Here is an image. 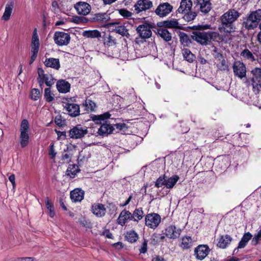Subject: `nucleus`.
Returning a JSON list of instances; mask_svg holds the SVG:
<instances>
[{
  "mask_svg": "<svg viewBox=\"0 0 261 261\" xmlns=\"http://www.w3.org/2000/svg\"><path fill=\"white\" fill-rule=\"evenodd\" d=\"M239 16V13L234 9L229 10L223 14L221 17L222 27L220 29V31L227 33L234 32L235 28L233 22L238 19Z\"/></svg>",
  "mask_w": 261,
  "mask_h": 261,
  "instance_id": "nucleus-1",
  "label": "nucleus"
},
{
  "mask_svg": "<svg viewBox=\"0 0 261 261\" xmlns=\"http://www.w3.org/2000/svg\"><path fill=\"white\" fill-rule=\"evenodd\" d=\"M218 34L214 32L194 31L191 34V38L202 45H207Z\"/></svg>",
  "mask_w": 261,
  "mask_h": 261,
  "instance_id": "nucleus-2",
  "label": "nucleus"
},
{
  "mask_svg": "<svg viewBox=\"0 0 261 261\" xmlns=\"http://www.w3.org/2000/svg\"><path fill=\"white\" fill-rule=\"evenodd\" d=\"M192 2L191 0H181L177 11L179 13L184 14L183 18L187 21L194 20L197 16V13L192 12Z\"/></svg>",
  "mask_w": 261,
  "mask_h": 261,
  "instance_id": "nucleus-3",
  "label": "nucleus"
},
{
  "mask_svg": "<svg viewBox=\"0 0 261 261\" xmlns=\"http://www.w3.org/2000/svg\"><path fill=\"white\" fill-rule=\"evenodd\" d=\"M261 20V9L252 12L243 22V26L247 30L256 28Z\"/></svg>",
  "mask_w": 261,
  "mask_h": 261,
  "instance_id": "nucleus-4",
  "label": "nucleus"
},
{
  "mask_svg": "<svg viewBox=\"0 0 261 261\" xmlns=\"http://www.w3.org/2000/svg\"><path fill=\"white\" fill-rule=\"evenodd\" d=\"M30 126L28 121L27 119L22 120L20 127L19 142L22 148L28 146L29 142V133Z\"/></svg>",
  "mask_w": 261,
  "mask_h": 261,
  "instance_id": "nucleus-5",
  "label": "nucleus"
},
{
  "mask_svg": "<svg viewBox=\"0 0 261 261\" xmlns=\"http://www.w3.org/2000/svg\"><path fill=\"white\" fill-rule=\"evenodd\" d=\"M38 74L37 81L40 87H42L44 83L48 87H51L54 84L55 79L53 75L50 74L45 73L42 68H38Z\"/></svg>",
  "mask_w": 261,
  "mask_h": 261,
  "instance_id": "nucleus-6",
  "label": "nucleus"
},
{
  "mask_svg": "<svg viewBox=\"0 0 261 261\" xmlns=\"http://www.w3.org/2000/svg\"><path fill=\"white\" fill-rule=\"evenodd\" d=\"M252 85L254 91L258 93L261 90V68H255L251 70Z\"/></svg>",
  "mask_w": 261,
  "mask_h": 261,
  "instance_id": "nucleus-7",
  "label": "nucleus"
},
{
  "mask_svg": "<svg viewBox=\"0 0 261 261\" xmlns=\"http://www.w3.org/2000/svg\"><path fill=\"white\" fill-rule=\"evenodd\" d=\"M232 69L235 76L240 79H242L246 76V67L243 62L237 61H235L232 65Z\"/></svg>",
  "mask_w": 261,
  "mask_h": 261,
  "instance_id": "nucleus-8",
  "label": "nucleus"
},
{
  "mask_svg": "<svg viewBox=\"0 0 261 261\" xmlns=\"http://www.w3.org/2000/svg\"><path fill=\"white\" fill-rule=\"evenodd\" d=\"M88 133L86 126L77 125L71 128L69 132V136L73 139H81Z\"/></svg>",
  "mask_w": 261,
  "mask_h": 261,
  "instance_id": "nucleus-9",
  "label": "nucleus"
},
{
  "mask_svg": "<svg viewBox=\"0 0 261 261\" xmlns=\"http://www.w3.org/2000/svg\"><path fill=\"white\" fill-rule=\"evenodd\" d=\"M54 40L59 46L67 45L70 40V35L63 32H56L54 35Z\"/></svg>",
  "mask_w": 261,
  "mask_h": 261,
  "instance_id": "nucleus-10",
  "label": "nucleus"
},
{
  "mask_svg": "<svg viewBox=\"0 0 261 261\" xmlns=\"http://www.w3.org/2000/svg\"><path fill=\"white\" fill-rule=\"evenodd\" d=\"M160 216L156 213H151L147 214L145 218V224L147 226L155 229L161 222Z\"/></svg>",
  "mask_w": 261,
  "mask_h": 261,
  "instance_id": "nucleus-11",
  "label": "nucleus"
},
{
  "mask_svg": "<svg viewBox=\"0 0 261 261\" xmlns=\"http://www.w3.org/2000/svg\"><path fill=\"white\" fill-rule=\"evenodd\" d=\"M181 233V229L177 228L175 225H170L167 226L163 232L164 234L169 239L175 240L178 238Z\"/></svg>",
  "mask_w": 261,
  "mask_h": 261,
  "instance_id": "nucleus-12",
  "label": "nucleus"
},
{
  "mask_svg": "<svg viewBox=\"0 0 261 261\" xmlns=\"http://www.w3.org/2000/svg\"><path fill=\"white\" fill-rule=\"evenodd\" d=\"M173 7L168 3L160 4L155 10V14L161 17H163L170 13Z\"/></svg>",
  "mask_w": 261,
  "mask_h": 261,
  "instance_id": "nucleus-13",
  "label": "nucleus"
},
{
  "mask_svg": "<svg viewBox=\"0 0 261 261\" xmlns=\"http://www.w3.org/2000/svg\"><path fill=\"white\" fill-rule=\"evenodd\" d=\"M210 249L206 245H200L194 249V255L199 260L203 259L209 253Z\"/></svg>",
  "mask_w": 261,
  "mask_h": 261,
  "instance_id": "nucleus-14",
  "label": "nucleus"
},
{
  "mask_svg": "<svg viewBox=\"0 0 261 261\" xmlns=\"http://www.w3.org/2000/svg\"><path fill=\"white\" fill-rule=\"evenodd\" d=\"M137 32L140 37L143 39L149 38L151 36L152 32L149 24L145 23L139 25L137 29Z\"/></svg>",
  "mask_w": 261,
  "mask_h": 261,
  "instance_id": "nucleus-15",
  "label": "nucleus"
},
{
  "mask_svg": "<svg viewBox=\"0 0 261 261\" xmlns=\"http://www.w3.org/2000/svg\"><path fill=\"white\" fill-rule=\"evenodd\" d=\"M153 4L150 0H139L134 5L135 10L137 13L152 8Z\"/></svg>",
  "mask_w": 261,
  "mask_h": 261,
  "instance_id": "nucleus-16",
  "label": "nucleus"
},
{
  "mask_svg": "<svg viewBox=\"0 0 261 261\" xmlns=\"http://www.w3.org/2000/svg\"><path fill=\"white\" fill-rule=\"evenodd\" d=\"M107 25L108 27L114 26L113 31L121 35L122 36L126 37L127 38L129 37L130 35L128 33V30L124 25H119V22L107 23Z\"/></svg>",
  "mask_w": 261,
  "mask_h": 261,
  "instance_id": "nucleus-17",
  "label": "nucleus"
},
{
  "mask_svg": "<svg viewBox=\"0 0 261 261\" xmlns=\"http://www.w3.org/2000/svg\"><path fill=\"white\" fill-rule=\"evenodd\" d=\"M195 3L196 4V6L199 7L200 11L204 14H207L212 9L210 0H195Z\"/></svg>",
  "mask_w": 261,
  "mask_h": 261,
  "instance_id": "nucleus-18",
  "label": "nucleus"
},
{
  "mask_svg": "<svg viewBox=\"0 0 261 261\" xmlns=\"http://www.w3.org/2000/svg\"><path fill=\"white\" fill-rule=\"evenodd\" d=\"M75 8L79 14L86 15L90 13L91 6L87 3L80 2L76 4Z\"/></svg>",
  "mask_w": 261,
  "mask_h": 261,
  "instance_id": "nucleus-19",
  "label": "nucleus"
},
{
  "mask_svg": "<svg viewBox=\"0 0 261 261\" xmlns=\"http://www.w3.org/2000/svg\"><path fill=\"white\" fill-rule=\"evenodd\" d=\"M64 108L68 114L72 117H76L80 115V106L77 104L67 103L64 106Z\"/></svg>",
  "mask_w": 261,
  "mask_h": 261,
  "instance_id": "nucleus-20",
  "label": "nucleus"
},
{
  "mask_svg": "<svg viewBox=\"0 0 261 261\" xmlns=\"http://www.w3.org/2000/svg\"><path fill=\"white\" fill-rule=\"evenodd\" d=\"M71 200L74 202L81 201L84 197V191L80 188H76L70 192Z\"/></svg>",
  "mask_w": 261,
  "mask_h": 261,
  "instance_id": "nucleus-21",
  "label": "nucleus"
},
{
  "mask_svg": "<svg viewBox=\"0 0 261 261\" xmlns=\"http://www.w3.org/2000/svg\"><path fill=\"white\" fill-rule=\"evenodd\" d=\"M127 220H132V213L128 211L124 210L120 213L117 219V223L123 226Z\"/></svg>",
  "mask_w": 261,
  "mask_h": 261,
  "instance_id": "nucleus-22",
  "label": "nucleus"
},
{
  "mask_svg": "<svg viewBox=\"0 0 261 261\" xmlns=\"http://www.w3.org/2000/svg\"><path fill=\"white\" fill-rule=\"evenodd\" d=\"M14 8V3L13 2H9L6 5L5 11L2 16V20L7 21L11 17Z\"/></svg>",
  "mask_w": 261,
  "mask_h": 261,
  "instance_id": "nucleus-23",
  "label": "nucleus"
},
{
  "mask_svg": "<svg viewBox=\"0 0 261 261\" xmlns=\"http://www.w3.org/2000/svg\"><path fill=\"white\" fill-rule=\"evenodd\" d=\"M92 211L97 217H101L106 214V208L102 204L95 203L92 205Z\"/></svg>",
  "mask_w": 261,
  "mask_h": 261,
  "instance_id": "nucleus-24",
  "label": "nucleus"
},
{
  "mask_svg": "<svg viewBox=\"0 0 261 261\" xmlns=\"http://www.w3.org/2000/svg\"><path fill=\"white\" fill-rule=\"evenodd\" d=\"M56 86L58 91L62 93L69 92L70 89V84L64 80L59 81Z\"/></svg>",
  "mask_w": 261,
  "mask_h": 261,
  "instance_id": "nucleus-25",
  "label": "nucleus"
},
{
  "mask_svg": "<svg viewBox=\"0 0 261 261\" xmlns=\"http://www.w3.org/2000/svg\"><path fill=\"white\" fill-rule=\"evenodd\" d=\"M31 47V51H39L40 42L37 34V29H35L33 31Z\"/></svg>",
  "mask_w": 261,
  "mask_h": 261,
  "instance_id": "nucleus-26",
  "label": "nucleus"
},
{
  "mask_svg": "<svg viewBox=\"0 0 261 261\" xmlns=\"http://www.w3.org/2000/svg\"><path fill=\"white\" fill-rule=\"evenodd\" d=\"M240 55L244 61L249 63L253 62L256 60L254 55L248 49H244Z\"/></svg>",
  "mask_w": 261,
  "mask_h": 261,
  "instance_id": "nucleus-27",
  "label": "nucleus"
},
{
  "mask_svg": "<svg viewBox=\"0 0 261 261\" xmlns=\"http://www.w3.org/2000/svg\"><path fill=\"white\" fill-rule=\"evenodd\" d=\"M179 246L182 249H188L193 246V241L191 237L185 236L180 239Z\"/></svg>",
  "mask_w": 261,
  "mask_h": 261,
  "instance_id": "nucleus-28",
  "label": "nucleus"
},
{
  "mask_svg": "<svg viewBox=\"0 0 261 261\" xmlns=\"http://www.w3.org/2000/svg\"><path fill=\"white\" fill-rule=\"evenodd\" d=\"M114 129V127L110 124L105 123L100 126L97 133L100 136L108 135L112 133Z\"/></svg>",
  "mask_w": 261,
  "mask_h": 261,
  "instance_id": "nucleus-29",
  "label": "nucleus"
},
{
  "mask_svg": "<svg viewBox=\"0 0 261 261\" xmlns=\"http://www.w3.org/2000/svg\"><path fill=\"white\" fill-rule=\"evenodd\" d=\"M158 35L166 42H169L172 39V34L165 28H159L157 30Z\"/></svg>",
  "mask_w": 261,
  "mask_h": 261,
  "instance_id": "nucleus-30",
  "label": "nucleus"
},
{
  "mask_svg": "<svg viewBox=\"0 0 261 261\" xmlns=\"http://www.w3.org/2000/svg\"><path fill=\"white\" fill-rule=\"evenodd\" d=\"M232 238L228 235L222 236L217 243V246L221 248L224 249L230 243Z\"/></svg>",
  "mask_w": 261,
  "mask_h": 261,
  "instance_id": "nucleus-31",
  "label": "nucleus"
},
{
  "mask_svg": "<svg viewBox=\"0 0 261 261\" xmlns=\"http://www.w3.org/2000/svg\"><path fill=\"white\" fill-rule=\"evenodd\" d=\"M44 64L47 67H51L57 70H58L60 67L59 60L54 58L46 59L44 61Z\"/></svg>",
  "mask_w": 261,
  "mask_h": 261,
  "instance_id": "nucleus-32",
  "label": "nucleus"
},
{
  "mask_svg": "<svg viewBox=\"0 0 261 261\" xmlns=\"http://www.w3.org/2000/svg\"><path fill=\"white\" fill-rule=\"evenodd\" d=\"M179 178L177 175H174L170 177L165 176V186L168 189L173 188Z\"/></svg>",
  "mask_w": 261,
  "mask_h": 261,
  "instance_id": "nucleus-33",
  "label": "nucleus"
},
{
  "mask_svg": "<svg viewBox=\"0 0 261 261\" xmlns=\"http://www.w3.org/2000/svg\"><path fill=\"white\" fill-rule=\"evenodd\" d=\"M216 65L218 70L222 71H228L229 70L228 65L224 58L215 61Z\"/></svg>",
  "mask_w": 261,
  "mask_h": 261,
  "instance_id": "nucleus-34",
  "label": "nucleus"
},
{
  "mask_svg": "<svg viewBox=\"0 0 261 261\" xmlns=\"http://www.w3.org/2000/svg\"><path fill=\"white\" fill-rule=\"evenodd\" d=\"M83 36L90 38H99L101 37V33L97 30H87L83 33Z\"/></svg>",
  "mask_w": 261,
  "mask_h": 261,
  "instance_id": "nucleus-35",
  "label": "nucleus"
},
{
  "mask_svg": "<svg viewBox=\"0 0 261 261\" xmlns=\"http://www.w3.org/2000/svg\"><path fill=\"white\" fill-rule=\"evenodd\" d=\"M144 216V212L142 207L136 208L132 214V220L135 222H139Z\"/></svg>",
  "mask_w": 261,
  "mask_h": 261,
  "instance_id": "nucleus-36",
  "label": "nucleus"
},
{
  "mask_svg": "<svg viewBox=\"0 0 261 261\" xmlns=\"http://www.w3.org/2000/svg\"><path fill=\"white\" fill-rule=\"evenodd\" d=\"M110 17L107 13H97L94 16L95 21L106 23L110 20Z\"/></svg>",
  "mask_w": 261,
  "mask_h": 261,
  "instance_id": "nucleus-37",
  "label": "nucleus"
},
{
  "mask_svg": "<svg viewBox=\"0 0 261 261\" xmlns=\"http://www.w3.org/2000/svg\"><path fill=\"white\" fill-rule=\"evenodd\" d=\"M182 54L184 59L190 63H192L195 59V55L187 48H184L182 50Z\"/></svg>",
  "mask_w": 261,
  "mask_h": 261,
  "instance_id": "nucleus-38",
  "label": "nucleus"
},
{
  "mask_svg": "<svg viewBox=\"0 0 261 261\" xmlns=\"http://www.w3.org/2000/svg\"><path fill=\"white\" fill-rule=\"evenodd\" d=\"M252 237V236L250 232H248L245 233L239 243L238 248H244L249 241L251 239Z\"/></svg>",
  "mask_w": 261,
  "mask_h": 261,
  "instance_id": "nucleus-39",
  "label": "nucleus"
},
{
  "mask_svg": "<svg viewBox=\"0 0 261 261\" xmlns=\"http://www.w3.org/2000/svg\"><path fill=\"white\" fill-rule=\"evenodd\" d=\"M111 115L109 113H105L100 115H93L91 116L92 120L95 122V123L99 124L101 123L102 120L110 118Z\"/></svg>",
  "mask_w": 261,
  "mask_h": 261,
  "instance_id": "nucleus-40",
  "label": "nucleus"
},
{
  "mask_svg": "<svg viewBox=\"0 0 261 261\" xmlns=\"http://www.w3.org/2000/svg\"><path fill=\"white\" fill-rule=\"evenodd\" d=\"M91 157L90 152L87 150H82L80 152L77 160L80 162H84L87 161Z\"/></svg>",
  "mask_w": 261,
  "mask_h": 261,
  "instance_id": "nucleus-41",
  "label": "nucleus"
},
{
  "mask_svg": "<svg viewBox=\"0 0 261 261\" xmlns=\"http://www.w3.org/2000/svg\"><path fill=\"white\" fill-rule=\"evenodd\" d=\"M78 167L75 165H70L66 171V174L71 178H74L78 173Z\"/></svg>",
  "mask_w": 261,
  "mask_h": 261,
  "instance_id": "nucleus-42",
  "label": "nucleus"
},
{
  "mask_svg": "<svg viewBox=\"0 0 261 261\" xmlns=\"http://www.w3.org/2000/svg\"><path fill=\"white\" fill-rule=\"evenodd\" d=\"M179 40L180 43L185 46H187L191 43L189 37L185 33L180 32L179 35Z\"/></svg>",
  "mask_w": 261,
  "mask_h": 261,
  "instance_id": "nucleus-43",
  "label": "nucleus"
},
{
  "mask_svg": "<svg viewBox=\"0 0 261 261\" xmlns=\"http://www.w3.org/2000/svg\"><path fill=\"white\" fill-rule=\"evenodd\" d=\"M125 238L129 242L134 243L138 239V235L134 230H131L127 232Z\"/></svg>",
  "mask_w": 261,
  "mask_h": 261,
  "instance_id": "nucleus-44",
  "label": "nucleus"
},
{
  "mask_svg": "<svg viewBox=\"0 0 261 261\" xmlns=\"http://www.w3.org/2000/svg\"><path fill=\"white\" fill-rule=\"evenodd\" d=\"M87 112H92L96 107V104L90 99H86L83 105Z\"/></svg>",
  "mask_w": 261,
  "mask_h": 261,
  "instance_id": "nucleus-45",
  "label": "nucleus"
},
{
  "mask_svg": "<svg viewBox=\"0 0 261 261\" xmlns=\"http://www.w3.org/2000/svg\"><path fill=\"white\" fill-rule=\"evenodd\" d=\"M55 95L51 92L50 88H45L44 90V98L47 102H51L54 99Z\"/></svg>",
  "mask_w": 261,
  "mask_h": 261,
  "instance_id": "nucleus-46",
  "label": "nucleus"
},
{
  "mask_svg": "<svg viewBox=\"0 0 261 261\" xmlns=\"http://www.w3.org/2000/svg\"><path fill=\"white\" fill-rule=\"evenodd\" d=\"M46 207L48 211V215L51 218H53L55 215L53 204L49 201L48 197L45 199Z\"/></svg>",
  "mask_w": 261,
  "mask_h": 261,
  "instance_id": "nucleus-47",
  "label": "nucleus"
},
{
  "mask_svg": "<svg viewBox=\"0 0 261 261\" xmlns=\"http://www.w3.org/2000/svg\"><path fill=\"white\" fill-rule=\"evenodd\" d=\"M179 23L176 19H172L164 21V25L169 28H178Z\"/></svg>",
  "mask_w": 261,
  "mask_h": 261,
  "instance_id": "nucleus-48",
  "label": "nucleus"
},
{
  "mask_svg": "<svg viewBox=\"0 0 261 261\" xmlns=\"http://www.w3.org/2000/svg\"><path fill=\"white\" fill-rule=\"evenodd\" d=\"M260 240H261V229L255 234L254 237L252 239L251 244L255 246L258 243Z\"/></svg>",
  "mask_w": 261,
  "mask_h": 261,
  "instance_id": "nucleus-49",
  "label": "nucleus"
},
{
  "mask_svg": "<svg viewBox=\"0 0 261 261\" xmlns=\"http://www.w3.org/2000/svg\"><path fill=\"white\" fill-rule=\"evenodd\" d=\"M119 13L125 18H128L132 16V13L126 9H121L118 10Z\"/></svg>",
  "mask_w": 261,
  "mask_h": 261,
  "instance_id": "nucleus-50",
  "label": "nucleus"
},
{
  "mask_svg": "<svg viewBox=\"0 0 261 261\" xmlns=\"http://www.w3.org/2000/svg\"><path fill=\"white\" fill-rule=\"evenodd\" d=\"M165 175L160 176L155 181V187L156 188L161 187L163 186H165Z\"/></svg>",
  "mask_w": 261,
  "mask_h": 261,
  "instance_id": "nucleus-51",
  "label": "nucleus"
},
{
  "mask_svg": "<svg viewBox=\"0 0 261 261\" xmlns=\"http://www.w3.org/2000/svg\"><path fill=\"white\" fill-rule=\"evenodd\" d=\"M31 98L34 100H38L40 96V91L38 89H33L31 91Z\"/></svg>",
  "mask_w": 261,
  "mask_h": 261,
  "instance_id": "nucleus-52",
  "label": "nucleus"
},
{
  "mask_svg": "<svg viewBox=\"0 0 261 261\" xmlns=\"http://www.w3.org/2000/svg\"><path fill=\"white\" fill-rule=\"evenodd\" d=\"M212 55L215 58V61L220 60V59L224 58L222 54L218 51V49L216 47L212 50Z\"/></svg>",
  "mask_w": 261,
  "mask_h": 261,
  "instance_id": "nucleus-53",
  "label": "nucleus"
},
{
  "mask_svg": "<svg viewBox=\"0 0 261 261\" xmlns=\"http://www.w3.org/2000/svg\"><path fill=\"white\" fill-rule=\"evenodd\" d=\"M105 43L109 46L114 45L116 43L115 39L112 36L109 35L105 39Z\"/></svg>",
  "mask_w": 261,
  "mask_h": 261,
  "instance_id": "nucleus-54",
  "label": "nucleus"
},
{
  "mask_svg": "<svg viewBox=\"0 0 261 261\" xmlns=\"http://www.w3.org/2000/svg\"><path fill=\"white\" fill-rule=\"evenodd\" d=\"M72 154L68 151L65 152L62 154V160L66 162H69L71 159Z\"/></svg>",
  "mask_w": 261,
  "mask_h": 261,
  "instance_id": "nucleus-55",
  "label": "nucleus"
},
{
  "mask_svg": "<svg viewBox=\"0 0 261 261\" xmlns=\"http://www.w3.org/2000/svg\"><path fill=\"white\" fill-rule=\"evenodd\" d=\"M160 234L154 233L150 238V244L153 245H156L159 243Z\"/></svg>",
  "mask_w": 261,
  "mask_h": 261,
  "instance_id": "nucleus-56",
  "label": "nucleus"
},
{
  "mask_svg": "<svg viewBox=\"0 0 261 261\" xmlns=\"http://www.w3.org/2000/svg\"><path fill=\"white\" fill-rule=\"evenodd\" d=\"M147 250V240L144 239V241L141 245V247L139 249L140 253H145Z\"/></svg>",
  "mask_w": 261,
  "mask_h": 261,
  "instance_id": "nucleus-57",
  "label": "nucleus"
},
{
  "mask_svg": "<svg viewBox=\"0 0 261 261\" xmlns=\"http://www.w3.org/2000/svg\"><path fill=\"white\" fill-rule=\"evenodd\" d=\"M55 123L59 126H62L64 125V120H63L62 117L60 115L57 116L55 118Z\"/></svg>",
  "mask_w": 261,
  "mask_h": 261,
  "instance_id": "nucleus-58",
  "label": "nucleus"
},
{
  "mask_svg": "<svg viewBox=\"0 0 261 261\" xmlns=\"http://www.w3.org/2000/svg\"><path fill=\"white\" fill-rule=\"evenodd\" d=\"M49 155L51 159H54L56 155V152L54 149V145L53 143L49 145Z\"/></svg>",
  "mask_w": 261,
  "mask_h": 261,
  "instance_id": "nucleus-59",
  "label": "nucleus"
},
{
  "mask_svg": "<svg viewBox=\"0 0 261 261\" xmlns=\"http://www.w3.org/2000/svg\"><path fill=\"white\" fill-rule=\"evenodd\" d=\"M86 19L83 17L76 16L73 18V21L76 23H80L84 22Z\"/></svg>",
  "mask_w": 261,
  "mask_h": 261,
  "instance_id": "nucleus-60",
  "label": "nucleus"
},
{
  "mask_svg": "<svg viewBox=\"0 0 261 261\" xmlns=\"http://www.w3.org/2000/svg\"><path fill=\"white\" fill-rule=\"evenodd\" d=\"M9 179L10 181L12 183L13 189H15L16 186L15 184V176L14 174H11L9 176Z\"/></svg>",
  "mask_w": 261,
  "mask_h": 261,
  "instance_id": "nucleus-61",
  "label": "nucleus"
},
{
  "mask_svg": "<svg viewBox=\"0 0 261 261\" xmlns=\"http://www.w3.org/2000/svg\"><path fill=\"white\" fill-rule=\"evenodd\" d=\"M34 258L33 257H27L19 258L15 260V261H34Z\"/></svg>",
  "mask_w": 261,
  "mask_h": 261,
  "instance_id": "nucleus-62",
  "label": "nucleus"
},
{
  "mask_svg": "<svg viewBox=\"0 0 261 261\" xmlns=\"http://www.w3.org/2000/svg\"><path fill=\"white\" fill-rule=\"evenodd\" d=\"M197 27L198 28V30L201 31H203L204 30L210 29L211 28V25L209 24L198 25Z\"/></svg>",
  "mask_w": 261,
  "mask_h": 261,
  "instance_id": "nucleus-63",
  "label": "nucleus"
},
{
  "mask_svg": "<svg viewBox=\"0 0 261 261\" xmlns=\"http://www.w3.org/2000/svg\"><path fill=\"white\" fill-rule=\"evenodd\" d=\"M116 126L117 128L122 130L126 127V124L124 123H118L116 124Z\"/></svg>",
  "mask_w": 261,
  "mask_h": 261,
  "instance_id": "nucleus-64",
  "label": "nucleus"
}]
</instances>
